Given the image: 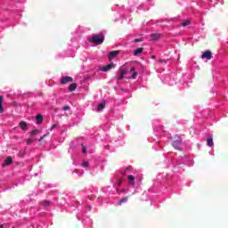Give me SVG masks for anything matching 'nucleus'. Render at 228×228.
Wrapping results in <instances>:
<instances>
[{
    "mask_svg": "<svg viewBox=\"0 0 228 228\" xmlns=\"http://www.w3.org/2000/svg\"><path fill=\"white\" fill-rule=\"evenodd\" d=\"M47 134H49V133L41 136L40 139L38 140V142H42V140H44L45 138V136H47Z\"/></svg>",
    "mask_w": 228,
    "mask_h": 228,
    "instance_id": "393cba45",
    "label": "nucleus"
},
{
    "mask_svg": "<svg viewBox=\"0 0 228 228\" xmlns=\"http://www.w3.org/2000/svg\"><path fill=\"white\" fill-rule=\"evenodd\" d=\"M13 163V159L9 156L5 159L4 162L2 164V167H8Z\"/></svg>",
    "mask_w": 228,
    "mask_h": 228,
    "instance_id": "0eeeda50",
    "label": "nucleus"
},
{
    "mask_svg": "<svg viewBox=\"0 0 228 228\" xmlns=\"http://www.w3.org/2000/svg\"><path fill=\"white\" fill-rule=\"evenodd\" d=\"M83 167H88V162H84Z\"/></svg>",
    "mask_w": 228,
    "mask_h": 228,
    "instance_id": "c756f323",
    "label": "nucleus"
},
{
    "mask_svg": "<svg viewBox=\"0 0 228 228\" xmlns=\"http://www.w3.org/2000/svg\"><path fill=\"white\" fill-rule=\"evenodd\" d=\"M31 143H33V139H28L27 145H31Z\"/></svg>",
    "mask_w": 228,
    "mask_h": 228,
    "instance_id": "b1692460",
    "label": "nucleus"
},
{
    "mask_svg": "<svg viewBox=\"0 0 228 228\" xmlns=\"http://www.w3.org/2000/svg\"><path fill=\"white\" fill-rule=\"evenodd\" d=\"M159 63H167L166 60H159Z\"/></svg>",
    "mask_w": 228,
    "mask_h": 228,
    "instance_id": "cd10ccee",
    "label": "nucleus"
},
{
    "mask_svg": "<svg viewBox=\"0 0 228 228\" xmlns=\"http://www.w3.org/2000/svg\"><path fill=\"white\" fill-rule=\"evenodd\" d=\"M152 58H153V59L156 58V56H152Z\"/></svg>",
    "mask_w": 228,
    "mask_h": 228,
    "instance_id": "473e14b6",
    "label": "nucleus"
},
{
    "mask_svg": "<svg viewBox=\"0 0 228 228\" xmlns=\"http://www.w3.org/2000/svg\"><path fill=\"white\" fill-rule=\"evenodd\" d=\"M82 152L85 154V152H86V147L83 146L82 148Z\"/></svg>",
    "mask_w": 228,
    "mask_h": 228,
    "instance_id": "bb28decb",
    "label": "nucleus"
},
{
    "mask_svg": "<svg viewBox=\"0 0 228 228\" xmlns=\"http://www.w3.org/2000/svg\"><path fill=\"white\" fill-rule=\"evenodd\" d=\"M120 54V51L116 50L112 51L109 53V60H113L114 58H117Z\"/></svg>",
    "mask_w": 228,
    "mask_h": 228,
    "instance_id": "423d86ee",
    "label": "nucleus"
},
{
    "mask_svg": "<svg viewBox=\"0 0 228 228\" xmlns=\"http://www.w3.org/2000/svg\"><path fill=\"white\" fill-rule=\"evenodd\" d=\"M3 95H0V113H4V108L3 107Z\"/></svg>",
    "mask_w": 228,
    "mask_h": 228,
    "instance_id": "dca6fc26",
    "label": "nucleus"
},
{
    "mask_svg": "<svg viewBox=\"0 0 228 228\" xmlns=\"http://www.w3.org/2000/svg\"><path fill=\"white\" fill-rule=\"evenodd\" d=\"M89 209H92V207H89Z\"/></svg>",
    "mask_w": 228,
    "mask_h": 228,
    "instance_id": "72a5a7b5",
    "label": "nucleus"
},
{
    "mask_svg": "<svg viewBox=\"0 0 228 228\" xmlns=\"http://www.w3.org/2000/svg\"><path fill=\"white\" fill-rule=\"evenodd\" d=\"M0 228H4V226L3 224H0Z\"/></svg>",
    "mask_w": 228,
    "mask_h": 228,
    "instance_id": "2f4dec72",
    "label": "nucleus"
},
{
    "mask_svg": "<svg viewBox=\"0 0 228 228\" xmlns=\"http://www.w3.org/2000/svg\"><path fill=\"white\" fill-rule=\"evenodd\" d=\"M127 72H129L128 69H119V74L118 75V79L119 81H122V79H124V76H126V74H127Z\"/></svg>",
    "mask_w": 228,
    "mask_h": 228,
    "instance_id": "7ed1b4c3",
    "label": "nucleus"
},
{
    "mask_svg": "<svg viewBox=\"0 0 228 228\" xmlns=\"http://www.w3.org/2000/svg\"><path fill=\"white\" fill-rule=\"evenodd\" d=\"M110 69H115V63L111 62L106 66L100 67V70H102V72H108Z\"/></svg>",
    "mask_w": 228,
    "mask_h": 228,
    "instance_id": "f03ea898",
    "label": "nucleus"
},
{
    "mask_svg": "<svg viewBox=\"0 0 228 228\" xmlns=\"http://www.w3.org/2000/svg\"><path fill=\"white\" fill-rule=\"evenodd\" d=\"M36 122L37 125L42 124V122H44V117L42 116V114H38L36 116Z\"/></svg>",
    "mask_w": 228,
    "mask_h": 228,
    "instance_id": "9b49d317",
    "label": "nucleus"
},
{
    "mask_svg": "<svg viewBox=\"0 0 228 228\" xmlns=\"http://www.w3.org/2000/svg\"><path fill=\"white\" fill-rule=\"evenodd\" d=\"M202 60H211L213 58V53L211 51H205L201 55Z\"/></svg>",
    "mask_w": 228,
    "mask_h": 228,
    "instance_id": "20e7f679",
    "label": "nucleus"
},
{
    "mask_svg": "<svg viewBox=\"0 0 228 228\" xmlns=\"http://www.w3.org/2000/svg\"><path fill=\"white\" fill-rule=\"evenodd\" d=\"M118 186H120L122 184V179H119L118 182Z\"/></svg>",
    "mask_w": 228,
    "mask_h": 228,
    "instance_id": "c85d7f7f",
    "label": "nucleus"
},
{
    "mask_svg": "<svg viewBox=\"0 0 228 228\" xmlns=\"http://www.w3.org/2000/svg\"><path fill=\"white\" fill-rule=\"evenodd\" d=\"M172 146H173L176 151H181V140L174 141L173 143H172Z\"/></svg>",
    "mask_w": 228,
    "mask_h": 228,
    "instance_id": "6e6552de",
    "label": "nucleus"
},
{
    "mask_svg": "<svg viewBox=\"0 0 228 228\" xmlns=\"http://www.w3.org/2000/svg\"><path fill=\"white\" fill-rule=\"evenodd\" d=\"M76 88H77V84L72 83L69 85V92H75Z\"/></svg>",
    "mask_w": 228,
    "mask_h": 228,
    "instance_id": "4468645a",
    "label": "nucleus"
},
{
    "mask_svg": "<svg viewBox=\"0 0 228 228\" xmlns=\"http://www.w3.org/2000/svg\"><path fill=\"white\" fill-rule=\"evenodd\" d=\"M127 200H129L128 197H124L122 198L118 202V206H122L123 202H127Z\"/></svg>",
    "mask_w": 228,
    "mask_h": 228,
    "instance_id": "f3484780",
    "label": "nucleus"
},
{
    "mask_svg": "<svg viewBox=\"0 0 228 228\" xmlns=\"http://www.w3.org/2000/svg\"><path fill=\"white\" fill-rule=\"evenodd\" d=\"M128 183L131 186H134V175H128Z\"/></svg>",
    "mask_w": 228,
    "mask_h": 228,
    "instance_id": "ddd939ff",
    "label": "nucleus"
},
{
    "mask_svg": "<svg viewBox=\"0 0 228 228\" xmlns=\"http://www.w3.org/2000/svg\"><path fill=\"white\" fill-rule=\"evenodd\" d=\"M207 145H208V147H213V145H214L213 137H209V138L207 140Z\"/></svg>",
    "mask_w": 228,
    "mask_h": 228,
    "instance_id": "a211bd4d",
    "label": "nucleus"
},
{
    "mask_svg": "<svg viewBox=\"0 0 228 228\" xmlns=\"http://www.w3.org/2000/svg\"><path fill=\"white\" fill-rule=\"evenodd\" d=\"M20 127L22 131H28V123L26 121H20Z\"/></svg>",
    "mask_w": 228,
    "mask_h": 228,
    "instance_id": "f8f14e48",
    "label": "nucleus"
},
{
    "mask_svg": "<svg viewBox=\"0 0 228 228\" xmlns=\"http://www.w3.org/2000/svg\"><path fill=\"white\" fill-rule=\"evenodd\" d=\"M133 42H134V44H138V42H143V39L142 38H136Z\"/></svg>",
    "mask_w": 228,
    "mask_h": 228,
    "instance_id": "4be33fe9",
    "label": "nucleus"
},
{
    "mask_svg": "<svg viewBox=\"0 0 228 228\" xmlns=\"http://www.w3.org/2000/svg\"><path fill=\"white\" fill-rule=\"evenodd\" d=\"M38 133H40V130H32L30 132V134L36 135V134H38Z\"/></svg>",
    "mask_w": 228,
    "mask_h": 228,
    "instance_id": "412c9836",
    "label": "nucleus"
},
{
    "mask_svg": "<svg viewBox=\"0 0 228 228\" xmlns=\"http://www.w3.org/2000/svg\"><path fill=\"white\" fill-rule=\"evenodd\" d=\"M56 127V124H53V126L51 127V130L54 129Z\"/></svg>",
    "mask_w": 228,
    "mask_h": 228,
    "instance_id": "7c9ffc66",
    "label": "nucleus"
},
{
    "mask_svg": "<svg viewBox=\"0 0 228 228\" xmlns=\"http://www.w3.org/2000/svg\"><path fill=\"white\" fill-rule=\"evenodd\" d=\"M150 37L153 42H156L161 38V34H151Z\"/></svg>",
    "mask_w": 228,
    "mask_h": 228,
    "instance_id": "1a4fd4ad",
    "label": "nucleus"
},
{
    "mask_svg": "<svg viewBox=\"0 0 228 228\" xmlns=\"http://www.w3.org/2000/svg\"><path fill=\"white\" fill-rule=\"evenodd\" d=\"M190 24H191V22L190 20L184 21L182 23V26L186 27V26H190Z\"/></svg>",
    "mask_w": 228,
    "mask_h": 228,
    "instance_id": "aec40b11",
    "label": "nucleus"
},
{
    "mask_svg": "<svg viewBox=\"0 0 228 228\" xmlns=\"http://www.w3.org/2000/svg\"><path fill=\"white\" fill-rule=\"evenodd\" d=\"M106 108V103L105 102H102L98 105V111H102V110Z\"/></svg>",
    "mask_w": 228,
    "mask_h": 228,
    "instance_id": "6ab92c4d",
    "label": "nucleus"
},
{
    "mask_svg": "<svg viewBox=\"0 0 228 228\" xmlns=\"http://www.w3.org/2000/svg\"><path fill=\"white\" fill-rule=\"evenodd\" d=\"M72 81H74L72 77H64L61 78V85H67V83H72Z\"/></svg>",
    "mask_w": 228,
    "mask_h": 228,
    "instance_id": "39448f33",
    "label": "nucleus"
},
{
    "mask_svg": "<svg viewBox=\"0 0 228 228\" xmlns=\"http://www.w3.org/2000/svg\"><path fill=\"white\" fill-rule=\"evenodd\" d=\"M89 42H92L93 44H96V45H101V44L104 42V35L102 34L94 35L92 37Z\"/></svg>",
    "mask_w": 228,
    "mask_h": 228,
    "instance_id": "f257e3e1",
    "label": "nucleus"
},
{
    "mask_svg": "<svg viewBox=\"0 0 228 228\" xmlns=\"http://www.w3.org/2000/svg\"><path fill=\"white\" fill-rule=\"evenodd\" d=\"M130 73L132 74V79H136L138 72H136V69H134V67L130 68Z\"/></svg>",
    "mask_w": 228,
    "mask_h": 228,
    "instance_id": "9d476101",
    "label": "nucleus"
},
{
    "mask_svg": "<svg viewBox=\"0 0 228 228\" xmlns=\"http://www.w3.org/2000/svg\"><path fill=\"white\" fill-rule=\"evenodd\" d=\"M142 53H143V48L139 47L134 52V56H138V54H142Z\"/></svg>",
    "mask_w": 228,
    "mask_h": 228,
    "instance_id": "2eb2a0df",
    "label": "nucleus"
},
{
    "mask_svg": "<svg viewBox=\"0 0 228 228\" xmlns=\"http://www.w3.org/2000/svg\"><path fill=\"white\" fill-rule=\"evenodd\" d=\"M62 110L64 111H68V110H70V107L69 105H66V106L62 107Z\"/></svg>",
    "mask_w": 228,
    "mask_h": 228,
    "instance_id": "5701e85b",
    "label": "nucleus"
},
{
    "mask_svg": "<svg viewBox=\"0 0 228 228\" xmlns=\"http://www.w3.org/2000/svg\"><path fill=\"white\" fill-rule=\"evenodd\" d=\"M49 204H51V201L49 200L44 201V206H49Z\"/></svg>",
    "mask_w": 228,
    "mask_h": 228,
    "instance_id": "a878e982",
    "label": "nucleus"
}]
</instances>
